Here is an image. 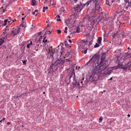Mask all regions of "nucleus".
Here are the masks:
<instances>
[{
    "mask_svg": "<svg viewBox=\"0 0 131 131\" xmlns=\"http://www.w3.org/2000/svg\"><path fill=\"white\" fill-rule=\"evenodd\" d=\"M100 45L99 44L96 43L95 44V45L94 46V48H95L97 47H98Z\"/></svg>",
    "mask_w": 131,
    "mask_h": 131,
    "instance_id": "b1692460",
    "label": "nucleus"
},
{
    "mask_svg": "<svg viewBox=\"0 0 131 131\" xmlns=\"http://www.w3.org/2000/svg\"><path fill=\"white\" fill-rule=\"evenodd\" d=\"M102 40V38L101 37H99L98 38V43L99 44H100L101 43V41Z\"/></svg>",
    "mask_w": 131,
    "mask_h": 131,
    "instance_id": "6ab92c4d",
    "label": "nucleus"
},
{
    "mask_svg": "<svg viewBox=\"0 0 131 131\" xmlns=\"http://www.w3.org/2000/svg\"><path fill=\"white\" fill-rule=\"evenodd\" d=\"M9 30V29H7L6 28H5L4 30H3V34L1 36V37H2L3 39L2 38L1 39V46L5 41H6L7 34H9V33H8V31Z\"/></svg>",
    "mask_w": 131,
    "mask_h": 131,
    "instance_id": "423d86ee",
    "label": "nucleus"
},
{
    "mask_svg": "<svg viewBox=\"0 0 131 131\" xmlns=\"http://www.w3.org/2000/svg\"><path fill=\"white\" fill-rule=\"evenodd\" d=\"M72 74H73L74 76V75H75V73H72Z\"/></svg>",
    "mask_w": 131,
    "mask_h": 131,
    "instance_id": "0e129e2a",
    "label": "nucleus"
},
{
    "mask_svg": "<svg viewBox=\"0 0 131 131\" xmlns=\"http://www.w3.org/2000/svg\"><path fill=\"white\" fill-rule=\"evenodd\" d=\"M22 20H23L24 19V18H23H23H22Z\"/></svg>",
    "mask_w": 131,
    "mask_h": 131,
    "instance_id": "4d7b16f0",
    "label": "nucleus"
},
{
    "mask_svg": "<svg viewBox=\"0 0 131 131\" xmlns=\"http://www.w3.org/2000/svg\"><path fill=\"white\" fill-rule=\"evenodd\" d=\"M54 52H53V51H51V53H50V56H53V53Z\"/></svg>",
    "mask_w": 131,
    "mask_h": 131,
    "instance_id": "473e14b6",
    "label": "nucleus"
},
{
    "mask_svg": "<svg viewBox=\"0 0 131 131\" xmlns=\"http://www.w3.org/2000/svg\"><path fill=\"white\" fill-rule=\"evenodd\" d=\"M5 119V118H3L1 120V123H2V121H4Z\"/></svg>",
    "mask_w": 131,
    "mask_h": 131,
    "instance_id": "7c9ffc66",
    "label": "nucleus"
},
{
    "mask_svg": "<svg viewBox=\"0 0 131 131\" xmlns=\"http://www.w3.org/2000/svg\"><path fill=\"white\" fill-rule=\"evenodd\" d=\"M102 120V117H101L99 118V123H101Z\"/></svg>",
    "mask_w": 131,
    "mask_h": 131,
    "instance_id": "bb28decb",
    "label": "nucleus"
},
{
    "mask_svg": "<svg viewBox=\"0 0 131 131\" xmlns=\"http://www.w3.org/2000/svg\"><path fill=\"white\" fill-rule=\"evenodd\" d=\"M106 4H108V3H107V0L106 1Z\"/></svg>",
    "mask_w": 131,
    "mask_h": 131,
    "instance_id": "e2e57ef3",
    "label": "nucleus"
},
{
    "mask_svg": "<svg viewBox=\"0 0 131 131\" xmlns=\"http://www.w3.org/2000/svg\"><path fill=\"white\" fill-rule=\"evenodd\" d=\"M99 55L97 53L95 54L90 59L89 61L86 64V65H88L89 64L90 65L92 63H94L97 65V63H99L97 62L99 58ZM94 65H93V66ZM93 68H92V69Z\"/></svg>",
    "mask_w": 131,
    "mask_h": 131,
    "instance_id": "39448f33",
    "label": "nucleus"
},
{
    "mask_svg": "<svg viewBox=\"0 0 131 131\" xmlns=\"http://www.w3.org/2000/svg\"><path fill=\"white\" fill-rule=\"evenodd\" d=\"M13 29H14L12 31V33L14 35H16L19 32L20 29L18 27L14 28Z\"/></svg>",
    "mask_w": 131,
    "mask_h": 131,
    "instance_id": "6e6552de",
    "label": "nucleus"
},
{
    "mask_svg": "<svg viewBox=\"0 0 131 131\" xmlns=\"http://www.w3.org/2000/svg\"><path fill=\"white\" fill-rule=\"evenodd\" d=\"M85 82H80V83L81 84V85H83L84 84V83Z\"/></svg>",
    "mask_w": 131,
    "mask_h": 131,
    "instance_id": "c03bdc74",
    "label": "nucleus"
},
{
    "mask_svg": "<svg viewBox=\"0 0 131 131\" xmlns=\"http://www.w3.org/2000/svg\"><path fill=\"white\" fill-rule=\"evenodd\" d=\"M36 1L35 0H32L31 1V4L33 6H34L36 4Z\"/></svg>",
    "mask_w": 131,
    "mask_h": 131,
    "instance_id": "a211bd4d",
    "label": "nucleus"
},
{
    "mask_svg": "<svg viewBox=\"0 0 131 131\" xmlns=\"http://www.w3.org/2000/svg\"><path fill=\"white\" fill-rule=\"evenodd\" d=\"M10 122H8L7 123V125H10Z\"/></svg>",
    "mask_w": 131,
    "mask_h": 131,
    "instance_id": "4c0bfd02",
    "label": "nucleus"
},
{
    "mask_svg": "<svg viewBox=\"0 0 131 131\" xmlns=\"http://www.w3.org/2000/svg\"><path fill=\"white\" fill-rule=\"evenodd\" d=\"M41 32H40L39 33V35H40L41 34Z\"/></svg>",
    "mask_w": 131,
    "mask_h": 131,
    "instance_id": "de8ad7c7",
    "label": "nucleus"
},
{
    "mask_svg": "<svg viewBox=\"0 0 131 131\" xmlns=\"http://www.w3.org/2000/svg\"><path fill=\"white\" fill-rule=\"evenodd\" d=\"M7 6V5H6L5 3H4L3 4L2 7H1V13H3L6 11V8Z\"/></svg>",
    "mask_w": 131,
    "mask_h": 131,
    "instance_id": "1a4fd4ad",
    "label": "nucleus"
},
{
    "mask_svg": "<svg viewBox=\"0 0 131 131\" xmlns=\"http://www.w3.org/2000/svg\"><path fill=\"white\" fill-rule=\"evenodd\" d=\"M48 8V7H43V9H47Z\"/></svg>",
    "mask_w": 131,
    "mask_h": 131,
    "instance_id": "c756f323",
    "label": "nucleus"
},
{
    "mask_svg": "<svg viewBox=\"0 0 131 131\" xmlns=\"http://www.w3.org/2000/svg\"><path fill=\"white\" fill-rule=\"evenodd\" d=\"M127 116L128 117H129L130 116V115H129V114H128V115H127Z\"/></svg>",
    "mask_w": 131,
    "mask_h": 131,
    "instance_id": "a18cd8bd",
    "label": "nucleus"
},
{
    "mask_svg": "<svg viewBox=\"0 0 131 131\" xmlns=\"http://www.w3.org/2000/svg\"><path fill=\"white\" fill-rule=\"evenodd\" d=\"M68 29V28L67 27H66L65 28V30H67Z\"/></svg>",
    "mask_w": 131,
    "mask_h": 131,
    "instance_id": "a19ab883",
    "label": "nucleus"
},
{
    "mask_svg": "<svg viewBox=\"0 0 131 131\" xmlns=\"http://www.w3.org/2000/svg\"><path fill=\"white\" fill-rule=\"evenodd\" d=\"M95 8L96 10V11H98L99 13H101L102 9V7L100 6H95Z\"/></svg>",
    "mask_w": 131,
    "mask_h": 131,
    "instance_id": "9d476101",
    "label": "nucleus"
},
{
    "mask_svg": "<svg viewBox=\"0 0 131 131\" xmlns=\"http://www.w3.org/2000/svg\"><path fill=\"white\" fill-rule=\"evenodd\" d=\"M51 32H50V31H47L45 33V35H46L47 34L49 35L50 34Z\"/></svg>",
    "mask_w": 131,
    "mask_h": 131,
    "instance_id": "412c9836",
    "label": "nucleus"
},
{
    "mask_svg": "<svg viewBox=\"0 0 131 131\" xmlns=\"http://www.w3.org/2000/svg\"><path fill=\"white\" fill-rule=\"evenodd\" d=\"M50 24H48L47 25V27H48L50 26Z\"/></svg>",
    "mask_w": 131,
    "mask_h": 131,
    "instance_id": "49530a36",
    "label": "nucleus"
},
{
    "mask_svg": "<svg viewBox=\"0 0 131 131\" xmlns=\"http://www.w3.org/2000/svg\"><path fill=\"white\" fill-rule=\"evenodd\" d=\"M88 49V48H87L86 50H85L83 52V53L84 54H86V53H87V49Z\"/></svg>",
    "mask_w": 131,
    "mask_h": 131,
    "instance_id": "cd10ccee",
    "label": "nucleus"
},
{
    "mask_svg": "<svg viewBox=\"0 0 131 131\" xmlns=\"http://www.w3.org/2000/svg\"><path fill=\"white\" fill-rule=\"evenodd\" d=\"M61 50L60 52V53H61V54L63 55V53L62 52L63 51V48L62 47V46H61Z\"/></svg>",
    "mask_w": 131,
    "mask_h": 131,
    "instance_id": "5701e85b",
    "label": "nucleus"
},
{
    "mask_svg": "<svg viewBox=\"0 0 131 131\" xmlns=\"http://www.w3.org/2000/svg\"><path fill=\"white\" fill-rule=\"evenodd\" d=\"M131 57V52L128 54L127 53H126L125 56L124 57V60H126L127 58H130Z\"/></svg>",
    "mask_w": 131,
    "mask_h": 131,
    "instance_id": "ddd939ff",
    "label": "nucleus"
},
{
    "mask_svg": "<svg viewBox=\"0 0 131 131\" xmlns=\"http://www.w3.org/2000/svg\"><path fill=\"white\" fill-rule=\"evenodd\" d=\"M75 3H76L78 0H73Z\"/></svg>",
    "mask_w": 131,
    "mask_h": 131,
    "instance_id": "58836bf2",
    "label": "nucleus"
},
{
    "mask_svg": "<svg viewBox=\"0 0 131 131\" xmlns=\"http://www.w3.org/2000/svg\"><path fill=\"white\" fill-rule=\"evenodd\" d=\"M68 41L70 42V43H71L72 42V41H71V40L70 39H69L68 40Z\"/></svg>",
    "mask_w": 131,
    "mask_h": 131,
    "instance_id": "37998d69",
    "label": "nucleus"
},
{
    "mask_svg": "<svg viewBox=\"0 0 131 131\" xmlns=\"http://www.w3.org/2000/svg\"><path fill=\"white\" fill-rule=\"evenodd\" d=\"M9 19L10 20H11V18L10 17H9ZM16 19H15V20H12L11 22V20H10V21H8V22L9 23H12L13 22H14L15 21H16Z\"/></svg>",
    "mask_w": 131,
    "mask_h": 131,
    "instance_id": "aec40b11",
    "label": "nucleus"
},
{
    "mask_svg": "<svg viewBox=\"0 0 131 131\" xmlns=\"http://www.w3.org/2000/svg\"><path fill=\"white\" fill-rule=\"evenodd\" d=\"M96 11V10L95 8L92 9L91 12V14L92 15H94Z\"/></svg>",
    "mask_w": 131,
    "mask_h": 131,
    "instance_id": "f3484780",
    "label": "nucleus"
},
{
    "mask_svg": "<svg viewBox=\"0 0 131 131\" xmlns=\"http://www.w3.org/2000/svg\"><path fill=\"white\" fill-rule=\"evenodd\" d=\"M57 31H58V34H60L61 33V31L60 30H57Z\"/></svg>",
    "mask_w": 131,
    "mask_h": 131,
    "instance_id": "c85d7f7f",
    "label": "nucleus"
},
{
    "mask_svg": "<svg viewBox=\"0 0 131 131\" xmlns=\"http://www.w3.org/2000/svg\"><path fill=\"white\" fill-rule=\"evenodd\" d=\"M30 45V44L29 43L27 45V48H29V46Z\"/></svg>",
    "mask_w": 131,
    "mask_h": 131,
    "instance_id": "72a5a7b5",
    "label": "nucleus"
},
{
    "mask_svg": "<svg viewBox=\"0 0 131 131\" xmlns=\"http://www.w3.org/2000/svg\"><path fill=\"white\" fill-rule=\"evenodd\" d=\"M130 49V48L129 47H128V49Z\"/></svg>",
    "mask_w": 131,
    "mask_h": 131,
    "instance_id": "69168bd1",
    "label": "nucleus"
},
{
    "mask_svg": "<svg viewBox=\"0 0 131 131\" xmlns=\"http://www.w3.org/2000/svg\"><path fill=\"white\" fill-rule=\"evenodd\" d=\"M35 12H33L32 13V14H33V15H34V14H35Z\"/></svg>",
    "mask_w": 131,
    "mask_h": 131,
    "instance_id": "5fc2aeb1",
    "label": "nucleus"
},
{
    "mask_svg": "<svg viewBox=\"0 0 131 131\" xmlns=\"http://www.w3.org/2000/svg\"><path fill=\"white\" fill-rule=\"evenodd\" d=\"M57 17V18H59L60 17V15H58L57 16H56Z\"/></svg>",
    "mask_w": 131,
    "mask_h": 131,
    "instance_id": "e433bc0d",
    "label": "nucleus"
},
{
    "mask_svg": "<svg viewBox=\"0 0 131 131\" xmlns=\"http://www.w3.org/2000/svg\"><path fill=\"white\" fill-rule=\"evenodd\" d=\"M73 84L74 87L79 86L80 83L79 82H73Z\"/></svg>",
    "mask_w": 131,
    "mask_h": 131,
    "instance_id": "4468645a",
    "label": "nucleus"
},
{
    "mask_svg": "<svg viewBox=\"0 0 131 131\" xmlns=\"http://www.w3.org/2000/svg\"><path fill=\"white\" fill-rule=\"evenodd\" d=\"M125 66H127L128 68L131 67V61L126 64Z\"/></svg>",
    "mask_w": 131,
    "mask_h": 131,
    "instance_id": "dca6fc26",
    "label": "nucleus"
},
{
    "mask_svg": "<svg viewBox=\"0 0 131 131\" xmlns=\"http://www.w3.org/2000/svg\"><path fill=\"white\" fill-rule=\"evenodd\" d=\"M11 2H12V1H13V2L14 1H16L17 0H11Z\"/></svg>",
    "mask_w": 131,
    "mask_h": 131,
    "instance_id": "864d4df0",
    "label": "nucleus"
},
{
    "mask_svg": "<svg viewBox=\"0 0 131 131\" xmlns=\"http://www.w3.org/2000/svg\"><path fill=\"white\" fill-rule=\"evenodd\" d=\"M56 20L58 21H61V19H58V18H57L56 19Z\"/></svg>",
    "mask_w": 131,
    "mask_h": 131,
    "instance_id": "c9c22d12",
    "label": "nucleus"
},
{
    "mask_svg": "<svg viewBox=\"0 0 131 131\" xmlns=\"http://www.w3.org/2000/svg\"><path fill=\"white\" fill-rule=\"evenodd\" d=\"M92 76H91L90 77V78H92Z\"/></svg>",
    "mask_w": 131,
    "mask_h": 131,
    "instance_id": "680f3d73",
    "label": "nucleus"
},
{
    "mask_svg": "<svg viewBox=\"0 0 131 131\" xmlns=\"http://www.w3.org/2000/svg\"><path fill=\"white\" fill-rule=\"evenodd\" d=\"M38 50V49H36V51H37Z\"/></svg>",
    "mask_w": 131,
    "mask_h": 131,
    "instance_id": "774afa93",
    "label": "nucleus"
},
{
    "mask_svg": "<svg viewBox=\"0 0 131 131\" xmlns=\"http://www.w3.org/2000/svg\"><path fill=\"white\" fill-rule=\"evenodd\" d=\"M68 38H70V36H68Z\"/></svg>",
    "mask_w": 131,
    "mask_h": 131,
    "instance_id": "052dcab7",
    "label": "nucleus"
},
{
    "mask_svg": "<svg viewBox=\"0 0 131 131\" xmlns=\"http://www.w3.org/2000/svg\"><path fill=\"white\" fill-rule=\"evenodd\" d=\"M96 21L95 18L93 16H92L89 18L88 23L91 26H93L94 25Z\"/></svg>",
    "mask_w": 131,
    "mask_h": 131,
    "instance_id": "0eeeda50",
    "label": "nucleus"
},
{
    "mask_svg": "<svg viewBox=\"0 0 131 131\" xmlns=\"http://www.w3.org/2000/svg\"><path fill=\"white\" fill-rule=\"evenodd\" d=\"M29 44H30V45H32V41H31L30 43H29Z\"/></svg>",
    "mask_w": 131,
    "mask_h": 131,
    "instance_id": "79ce46f5",
    "label": "nucleus"
},
{
    "mask_svg": "<svg viewBox=\"0 0 131 131\" xmlns=\"http://www.w3.org/2000/svg\"><path fill=\"white\" fill-rule=\"evenodd\" d=\"M45 9H43V12H45Z\"/></svg>",
    "mask_w": 131,
    "mask_h": 131,
    "instance_id": "6e6d98bb",
    "label": "nucleus"
},
{
    "mask_svg": "<svg viewBox=\"0 0 131 131\" xmlns=\"http://www.w3.org/2000/svg\"><path fill=\"white\" fill-rule=\"evenodd\" d=\"M80 28H77L76 29V32H74L75 33H76V32H80Z\"/></svg>",
    "mask_w": 131,
    "mask_h": 131,
    "instance_id": "4be33fe9",
    "label": "nucleus"
},
{
    "mask_svg": "<svg viewBox=\"0 0 131 131\" xmlns=\"http://www.w3.org/2000/svg\"><path fill=\"white\" fill-rule=\"evenodd\" d=\"M106 54V53L102 54L101 61L99 63H97L93 66V71H92V75L100 74L106 68V61H105V57Z\"/></svg>",
    "mask_w": 131,
    "mask_h": 131,
    "instance_id": "f257e3e1",
    "label": "nucleus"
},
{
    "mask_svg": "<svg viewBox=\"0 0 131 131\" xmlns=\"http://www.w3.org/2000/svg\"><path fill=\"white\" fill-rule=\"evenodd\" d=\"M1 3H3V0H1Z\"/></svg>",
    "mask_w": 131,
    "mask_h": 131,
    "instance_id": "603ef678",
    "label": "nucleus"
},
{
    "mask_svg": "<svg viewBox=\"0 0 131 131\" xmlns=\"http://www.w3.org/2000/svg\"><path fill=\"white\" fill-rule=\"evenodd\" d=\"M14 97L15 99H17V98H18V99H19V96H14Z\"/></svg>",
    "mask_w": 131,
    "mask_h": 131,
    "instance_id": "2f4dec72",
    "label": "nucleus"
},
{
    "mask_svg": "<svg viewBox=\"0 0 131 131\" xmlns=\"http://www.w3.org/2000/svg\"><path fill=\"white\" fill-rule=\"evenodd\" d=\"M43 94H45V92H43Z\"/></svg>",
    "mask_w": 131,
    "mask_h": 131,
    "instance_id": "bf43d9fd",
    "label": "nucleus"
},
{
    "mask_svg": "<svg viewBox=\"0 0 131 131\" xmlns=\"http://www.w3.org/2000/svg\"><path fill=\"white\" fill-rule=\"evenodd\" d=\"M23 95H20L19 96V98H20L21 97V96H22Z\"/></svg>",
    "mask_w": 131,
    "mask_h": 131,
    "instance_id": "09e8293b",
    "label": "nucleus"
},
{
    "mask_svg": "<svg viewBox=\"0 0 131 131\" xmlns=\"http://www.w3.org/2000/svg\"><path fill=\"white\" fill-rule=\"evenodd\" d=\"M91 44H92V43H91V41L89 43V45H91Z\"/></svg>",
    "mask_w": 131,
    "mask_h": 131,
    "instance_id": "8fccbe9b",
    "label": "nucleus"
},
{
    "mask_svg": "<svg viewBox=\"0 0 131 131\" xmlns=\"http://www.w3.org/2000/svg\"><path fill=\"white\" fill-rule=\"evenodd\" d=\"M91 1L92 2H93L95 4V6L100 5H99V2L98 0H91Z\"/></svg>",
    "mask_w": 131,
    "mask_h": 131,
    "instance_id": "f8f14e48",
    "label": "nucleus"
},
{
    "mask_svg": "<svg viewBox=\"0 0 131 131\" xmlns=\"http://www.w3.org/2000/svg\"><path fill=\"white\" fill-rule=\"evenodd\" d=\"M8 19H6L4 21H3V20H1V26H5L6 25L7 22L8 21Z\"/></svg>",
    "mask_w": 131,
    "mask_h": 131,
    "instance_id": "9b49d317",
    "label": "nucleus"
},
{
    "mask_svg": "<svg viewBox=\"0 0 131 131\" xmlns=\"http://www.w3.org/2000/svg\"><path fill=\"white\" fill-rule=\"evenodd\" d=\"M81 45L82 46L84 47L85 46H87L86 44V43L85 41H84L83 40L81 41Z\"/></svg>",
    "mask_w": 131,
    "mask_h": 131,
    "instance_id": "2eb2a0df",
    "label": "nucleus"
},
{
    "mask_svg": "<svg viewBox=\"0 0 131 131\" xmlns=\"http://www.w3.org/2000/svg\"><path fill=\"white\" fill-rule=\"evenodd\" d=\"M91 2V0H90L84 4H82L81 2H80L79 4H78L77 6H75L76 9L75 8V12H77V13L79 11V12H80L81 9L85 6H86V7L88 8V11L89 9L88 6L90 4Z\"/></svg>",
    "mask_w": 131,
    "mask_h": 131,
    "instance_id": "7ed1b4c3",
    "label": "nucleus"
},
{
    "mask_svg": "<svg viewBox=\"0 0 131 131\" xmlns=\"http://www.w3.org/2000/svg\"><path fill=\"white\" fill-rule=\"evenodd\" d=\"M106 91L105 90H104L103 91V92H105Z\"/></svg>",
    "mask_w": 131,
    "mask_h": 131,
    "instance_id": "338daca9",
    "label": "nucleus"
},
{
    "mask_svg": "<svg viewBox=\"0 0 131 131\" xmlns=\"http://www.w3.org/2000/svg\"><path fill=\"white\" fill-rule=\"evenodd\" d=\"M27 62L26 60H25L24 61H23V65H25L26 64V62Z\"/></svg>",
    "mask_w": 131,
    "mask_h": 131,
    "instance_id": "393cba45",
    "label": "nucleus"
},
{
    "mask_svg": "<svg viewBox=\"0 0 131 131\" xmlns=\"http://www.w3.org/2000/svg\"><path fill=\"white\" fill-rule=\"evenodd\" d=\"M64 32H65V33H67V30H65L64 31Z\"/></svg>",
    "mask_w": 131,
    "mask_h": 131,
    "instance_id": "3c124183",
    "label": "nucleus"
},
{
    "mask_svg": "<svg viewBox=\"0 0 131 131\" xmlns=\"http://www.w3.org/2000/svg\"><path fill=\"white\" fill-rule=\"evenodd\" d=\"M71 52H69L67 54L65 55V58L66 57L68 56L69 59H65L64 60L60 59H58L57 61L54 63L51 64L50 66V70H52L54 68L55 66H57L60 68H62L64 67L63 64L67 62H69L70 64V60L69 58H70L72 57V55L71 54Z\"/></svg>",
    "mask_w": 131,
    "mask_h": 131,
    "instance_id": "f03ea898",
    "label": "nucleus"
},
{
    "mask_svg": "<svg viewBox=\"0 0 131 131\" xmlns=\"http://www.w3.org/2000/svg\"><path fill=\"white\" fill-rule=\"evenodd\" d=\"M5 16H1V18H2L3 19H4V17L5 18Z\"/></svg>",
    "mask_w": 131,
    "mask_h": 131,
    "instance_id": "f704fd0d",
    "label": "nucleus"
},
{
    "mask_svg": "<svg viewBox=\"0 0 131 131\" xmlns=\"http://www.w3.org/2000/svg\"><path fill=\"white\" fill-rule=\"evenodd\" d=\"M114 60L116 62L118 63V68H121L124 69L127 68V67H123V64L122 63L125 60L124 57L120 56L118 57H116L115 58Z\"/></svg>",
    "mask_w": 131,
    "mask_h": 131,
    "instance_id": "20e7f679",
    "label": "nucleus"
},
{
    "mask_svg": "<svg viewBox=\"0 0 131 131\" xmlns=\"http://www.w3.org/2000/svg\"><path fill=\"white\" fill-rule=\"evenodd\" d=\"M38 12V10H37L36 9V10H35L34 11V12H35V13H36V12Z\"/></svg>",
    "mask_w": 131,
    "mask_h": 131,
    "instance_id": "ea45409f",
    "label": "nucleus"
},
{
    "mask_svg": "<svg viewBox=\"0 0 131 131\" xmlns=\"http://www.w3.org/2000/svg\"><path fill=\"white\" fill-rule=\"evenodd\" d=\"M112 78H110V80H112ZM110 80V79H108V80Z\"/></svg>",
    "mask_w": 131,
    "mask_h": 131,
    "instance_id": "13d9d810",
    "label": "nucleus"
},
{
    "mask_svg": "<svg viewBox=\"0 0 131 131\" xmlns=\"http://www.w3.org/2000/svg\"><path fill=\"white\" fill-rule=\"evenodd\" d=\"M46 38V37H44V38H43V42H47V39H46L45 40V39Z\"/></svg>",
    "mask_w": 131,
    "mask_h": 131,
    "instance_id": "a878e982",
    "label": "nucleus"
}]
</instances>
